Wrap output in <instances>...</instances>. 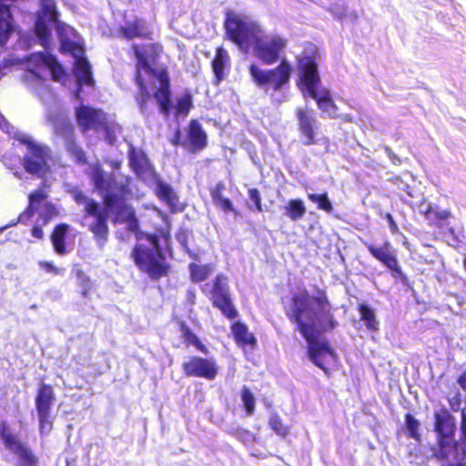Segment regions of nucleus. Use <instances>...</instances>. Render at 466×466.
Wrapping results in <instances>:
<instances>
[{"label": "nucleus", "mask_w": 466, "mask_h": 466, "mask_svg": "<svg viewBox=\"0 0 466 466\" xmlns=\"http://www.w3.org/2000/svg\"><path fill=\"white\" fill-rule=\"evenodd\" d=\"M460 439L455 441L456 421L454 416L446 408L434 412L433 431L436 433V449L433 456L439 461H447L451 457L455 461L466 459V412L461 411Z\"/></svg>", "instance_id": "7ed1b4c3"}, {"label": "nucleus", "mask_w": 466, "mask_h": 466, "mask_svg": "<svg viewBox=\"0 0 466 466\" xmlns=\"http://www.w3.org/2000/svg\"><path fill=\"white\" fill-rule=\"evenodd\" d=\"M54 401L55 393L53 388L49 385L42 384L35 398L37 414L51 413Z\"/></svg>", "instance_id": "c85d7f7f"}, {"label": "nucleus", "mask_w": 466, "mask_h": 466, "mask_svg": "<svg viewBox=\"0 0 466 466\" xmlns=\"http://www.w3.org/2000/svg\"><path fill=\"white\" fill-rule=\"evenodd\" d=\"M193 107L192 96L187 92L179 96L175 105L177 116H186Z\"/></svg>", "instance_id": "4c0bfd02"}, {"label": "nucleus", "mask_w": 466, "mask_h": 466, "mask_svg": "<svg viewBox=\"0 0 466 466\" xmlns=\"http://www.w3.org/2000/svg\"><path fill=\"white\" fill-rule=\"evenodd\" d=\"M296 116L298 119V130L300 137L304 139L303 145H316L318 143L316 138L318 120L315 114L310 110L297 108Z\"/></svg>", "instance_id": "6ab92c4d"}, {"label": "nucleus", "mask_w": 466, "mask_h": 466, "mask_svg": "<svg viewBox=\"0 0 466 466\" xmlns=\"http://www.w3.org/2000/svg\"><path fill=\"white\" fill-rule=\"evenodd\" d=\"M32 235L34 238H42L43 236H44V232L42 230L41 228L39 227H35L33 229H32Z\"/></svg>", "instance_id": "4d7b16f0"}, {"label": "nucleus", "mask_w": 466, "mask_h": 466, "mask_svg": "<svg viewBox=\"0 0 466 466\" xmlns=\"http://www.w3.org/2000/svg\"><path fill=\"white\" fill-rule=\"evenodd\" d=\"M385 218L387 219L388 223H389V227H390V229L392 233H396L399 231V227L397 225V223L395 222L392 215L390 213H387L385 215Z\"/></svg>", "instance_id": "603ef678"}, {"label": "nucleus", "mask_w": 466, "mask_h": 466, "mask_svg": "<svg viewBox=\"0 0 466 466\" xmlns=\"http://www.w3.org/2000/svg\"><path fill=\"white\" fill-rule=\"evenodd\" d=\"M457 382L459 383L460 387L466 391V370L463 371L457 379Z\"/></svg>", "instance_id": "5fc2aeb1"}, {"label": "nucleus", "mask_w": 466, "mask_h": 466, "mask_svg": "<svg viewBox=\"0 0 466 466\" xmlns=\"http://www.w3.org/2000/svg\"><path fill=\"white\" fill-rule=\"evenodd\" d=\"M299 79L297 86L304 94L318 88L320 83V76L316 56L313 55H302L296 57Z\"/></svg>", "instance_id": "dca6fc26"}, {"label": "nucleus", "mask_w": 466, "mask_h": 466, "mask_svg": "<svg viewBox=\"0 0 466 466\" xmlns=\"http://www.w3.org/2000/svg\"><path fill=\"white\" fill-rule=\"evenodd\" d=\"M91 178L95 187L103 197L107 210L116 214V221L127 222V229L135 233L137 238L139 239L138 223L135 218L134 211L124 202L128 179L121 177L119 181H116L112 176L105 175L98 166L92 168Z\"/></svg>", "instance_id": "20e7f679"}, {"label": "nucleus", "mask_w": 466, "mask_h": 466, "mask_svg": "<svg viewBox=\"0 0 466 466\" xmlns=\"http://www.w3.org/2000/svg\"><path fill=\"white\" fill-rule=\"evenodd\" d=\"M229 63V56L222 46L216 48L215 56L211 61V67L215 76L214 84L218 85L225 78V68Z\"/></svg>", "instance_id": "bb28decb"}, {"label": "nucleus", "mask_w": 466, "mask_h": 466, "mask_svg": "<svg viewBox=\"0 0 466 466\" xmlns=\"http://www.w3.org/2000/svg\"><path fill=\"white\" fill-rule=\"evenodd\" d=\"M327 292L322 289H318L314 296L307 289L295 293L290 298L289 306L285 309L286 316L309 344L310 360L327 375L329 374L328 364L335 362L337 356L329 342H319L316 335L331 331L339 326Z\"/></svg>", "instance_id": "f257e3e1"}, {"label": "nucleus", "mask_w": 466, "mask_h": 466, "mask_svg": "<svg viewBox=\"0 0 466 466\" xmlns=\"http://www.w3.org/2000/svg\"><path fill=\"white\" fill-rule=\"evenodd\" d=\"M39 266L42 268H44L46 271L56 274V275H59L62 273L59 268H57L56 266H54L50 262L41 261V262H39Z\"/></svg>", "instance_id": "8fccbe9b"}, {"label": "nucleus", "mask_w": 466, "mask_h": 466, "mask_svg": "<svg viewBox=\"0 0 466 466\" xmlns=\"http://www.w3.org/2000/svg\"><path fill=\"white\" fill-rule=\"evenodd\" d=\"M230 434L237 439H243L245 437L249 436L250 432L248 430L238 427V428L232 430L230 431Z\"/></svg>", "instance_id": "3c124183"}, {"label": "nucleus", "mask_w": 466, "mask_h": 466, "mask_svg": "<svg viewBox=\"0 0 466 466\" xmlns=\"http://www.w3.org/2000/svg\"><path fill=\"white\" fill-rule=\"evenodd\" d=\"M463 266H464V268H465V271H466V256L463 258Z\"/></svg>", "instance_id": "680f3d73"}, {"label": "nucleus", "mask_w": 466, "mask_h": 466, "mask_svg": "<svg viewBox=\"0 0 466 466\" xmlns=\"http://www.w3.org/2000/svg\"><path fill=\"white\" fill-rule=\"evenodd\" d=\"M129 147V158H130V166L134 169V171L139 176L143 177L144 175V161L145 158L142 156L141 157L137 156L136 150L132 146Z\"/></svg>", "instance_id": "c03bdc74"}, {"label": "nucleus", "mask_w": 466, "mask_h": 466, "mask_svg": "<svg viewBox=\"0 0 466 466\" xmlns=\"http://www.w3.org/2000/svg\"><path fill=\"white\" fill-rule=\"evenodd\" d=\"M181 339L187 347L194 346L200 352L207 354L208 348L200 341L198 336L191 330L188 325L181 320L178 322Z\"/></svg>", "instance_id": "c756f323"}, {"label": "nucleus", "mask_w": 466, "mask_h": 466, "mask_svg": "<svg viewBox=\"0 0 466 466\" xmlns=\"http://www.w3.org/2000/svg\"><path fill=\"white\" fill-rule=\"evenodd\" d=\"M224 27L227 38L240 48H247L253 44L258 33H263L257 23L231 10L226 13Z\"/></svg>", "instance_id": "1a4fd4ad"}, {"label": "nucleus", "mask_w": 466, "mask_h": 466, "mask_svg": "<svg viewBox=\"0 0 466 466\" xmlns=\"http://www.w3.org/2000/svg\"><path fill=\"white\" fill-rule=\"evenodd\" d=\"M164 222L165 226L157 229L153 234L147 233V242L151 246L147 249V275L154 280L168 276L170 265L163 253L160 242L167 244L170 239L171 220L168 215L159 208H152Z\"/></svg>", "instance_id": "0eeeda50"}, {"label": "nucleus", "mask_w": 466, "mask_h": 466, "mask_svg": "<svg viewBox=\"0 0 466 466\" xmlns=\"http://www.w3.org/2000/svg\"><path fill=\"white\" fill-rule=\"evenodd\" d=\"M121 32L127 39H133L141 35V30L138 28L137 22L122 26Z\"/></svg>", "instance_id": "09e8293b"}, {"label": "nucleus", "mask_w": 466, "mask_h": 466, "mask_svg": "<svg viewBox=\"0 0 466 466\" xmlns=\"http://www.w3.org/2000/svg\"><path fill=\"white\" fill-rule=\"evenodd\" d=\"M76 114L78 125L82 127L83 131L87 129L99 130L106 119L104 112L86 106L78 107Z\"/></svg>", "instance_id": "412c9836"}, {"label": "nucleus", "mask_w": 466, "mask_h": 466, "mask_svg": "<svg viewBox=\"0 0 466 466\" xmlns=\"http://www.w3.org/2000/svg\"><path fill=\"white\" fill-rule=\"evenodd\" d=\"M66 191L79 206H83L86 213L96 218V222L90 226V230L95 235L98 247L102 248L106 241L108 233L106 225L107 212L100 211L98 204L86 197L79 188L71 186H66Z\"/></svg>", "instance_id": "9b49d317"}, {"label": "nucleus", "mask_w": 466, "mask_h": 466, "mask_svg": "<svg viewBox=\"0 0 466 466\" xmlns=\"http://www.w3.org/2000/svg\"><path fill=\"white\" fill-rule=\"evenodd\" d=\"M0 435L5 445L23 460L25 466H35V460L32 452L12 435L5 426H3Z\"/></svg>", "instance_id": "4be33fe9"}, {"label": "nucleus", "mask_w": 466, "mask_h": 466, "mask_svg": "<svg viewBox=\"0 0 466 466\" xmlns=\"http://www.w3.org/2000/svg\"><path fill=\"white\" fill-rule=\"evenodd\" d=\"M308 95L313 98L319 108L325 113H328L330 117H335L338 107L334 103L330 91L328 88H321L319 91L314 89L308 93Z\"/></svg>", "instance_id": "393cba45"}, {"label": "nucleus", "mask_w": 466, "mask_h": 466, "mask_svg": "<svg viewBox=\"0 0 466 466\" xmlns=\"http://www.w3.org/2000/svg\"><path fill=\"white\" fill-rule=\"evenodd\" d=\"M171 143L174 146H178L181 144V132L179 129L176 130V132L171 139Z\"/></svg>", "instance_id": "6e6d98bb"}, {"label": "nucleus", "mask_w": 466, "mask_h": 466, "mask_svg": "<svg viewBox=\"0 0 466 466\" xmlns=\"http://www.w3.org/2000/svg\"><path fill=\"white\" fill-rule=\"evenodd\" d=\"M248 197L249 203H248V208L252 212H262V196L258 188L251 187L248 189Z\"/></svg>", "instance_id": "ea45409f"}, {"label": "nucleus", "mask_w": 466, "mask_h": 466, "mask_svg": "<svg viewBox=\"0 0 466 466\" xmlns=\"http://www.w3.org/2000/svg\"><path fill=\"white\" fill-rule=\"evenodd\" d=\"M287 39L279 35H263L258 33L253 42V51L256 57L264 65L277 63L287 47Z\"/></svg>", "instance_id": "4468645a"}, {"label": "nucleus", "mask_w": 466, "mask_h": 466, "mask_svg": "<svg viewBox=\"0 0 466 466\" xmlns=\"http://www.w3.org/2000/svg\"><path fill=\"white\" fill-rule=\"evenodd\" d=\"M54 0H40V10L35 23V31L41 45L48 48L51 42L50 24L56 25V30L60 41V50L63 53H69L75 58V76L78 86H92L91 66L87 60L83 57L84 48L80 35L76 30L66 24L58 21Z\"/></svg>", "instance_id": "f03ea898"}, {"label": "nucleus", "mask_w": 466, "mask_h": 466, "mask_svg": "<svg viewBox=\"0 0 466 466\" xmlns=\"http://www.w3.org/2000/svg\"><path fill=\"white\" fill-rule=\"evenodd\" d=\"M23 217H24V215H21V216L19 217L18 220H19V221H22V220H23Z\"/></svg>", "instance_id": "e2e57ef3"}, {"label": "nucleus", "mask_w": 466, "mask_h": 466, "mask_svg": "<svg viewBox=\"0 0 466 466\" xmlns=\"http://www.w3.org/2000/svg\"><path fill=\"white\" fill-rule=\"evenodd\" d=\"M284 214L292 221H298L306 214V208L299 198L289 199L284 207Z\"/></svg>", "instance_id": "473e14b6"}, {"label": "nucleus", "mask_w": 466, "mask_h": 466, "mask_svg": "<svg viewBox=\"0 0 466 466\" xmlns=\"http://www.w3.org/2000/svg\"><path fill=\"white\" fill-rule=\"evenodd\" d=\"M231 334L236 345L242 350H253L258 345L257 338L253 332L248 330V326L238 320L232 322L230 326Z\"/></svg>", "instance_id": "5701e85b"}, {"label": "nucleus", "mask_w": 466, "mask_h": 466, "mask_svg": "<svg viewBox=\"0 0 466 466\" xmlns=\"http://www.w3.org/2000/svg\"><path fill=\"white\" fill-rule=\"evenodd\" d=\"M225 188L226 187L223 181H218L214 186L210 187L209 193L212 200L223 212H234L235 215H238V212L234 208L232 200L222 196Z\"/></svg>", "instance_id": "cd10ccee"}, {"label": "nucleus", "mask_w": 466, "mask_h": 466, "mask_svg": "<svg viewBox=\"0 0 466 466\" xmlns=\"http://www.w3.org/2000/svg\"><path fill=\"white\" fill-rule=\"evenodd\" d=\"M248 72L255 86L265 91L278 92L289 86L293 66L286 57H283L278 66L270 69H263L256 64H251Z\"/></svg>", "instance_id": "6e6552de"}, {"label": "nucleus", "mask_w": 466, "mask_h": 466, "mask_svg": "<svg viewBox=\"0 0 466 466\" xmlns=\"http://www.w3.org/2000/svg\"><path fill=\"white\" fill-rule=\"evenodd\" d=\"M187 138L193 152H198L204 149L208 144L207 134L203 130L200 123L196 119H192L189 122Z\"/></svg>", "instance_id": "a878e982"}, {"label": "nucleus", "mask_w": 466, "mask_h": 466, "mask_svg": "<svg viewBox=\"0 0 466 466\" xmlns=\"http://www.w3.org/2000/svg\"><path fill=\"white\" fill-rule=\"evenodd\" d=\"M47 121L52 125L54 133L65 140L67 151L78 163L86 162V155L74 141L73 127L69 119L62 113L47 114Z\"/></svg>", "instance_id": "2eb2a0df"}, {"label": "nucleus", "mask_w": 466, "mask_h": 466, "mask_svg": "<svg viewBox=\"0 0 466 466\" xmlns=\"http://www.w3.org/2000/svg\"><path fill=\"white\" fill-rule=\"evenodd\" d=\"M147 173L149 175V187L158 200L162 202L172 214L183 212L187 208V204L180 200V197L176 189L157 173L153 166L148 162Z\"/></svg>", "instance_id": "ddd939ff"}, {"label": "nucleus", "mask_w": 466, "mask_h": 466, "mask_svg": "<svg viewBox=\"0 0 466 466\" xmlns=\"http://www.w3.org/2000/svg\"><path fill=\"white\" fill-rule=\"evenodd\" d=\"M385 150L390 157H392L394 156L393 152L391 151V149L389 147H386Z\"/></svg>", "instance_id": "052dcab7"}, {"label": "nucleus", "mask_w": 466, "mask_h": 466, "mask_svg": "<svg viewBox=\"0 0 466 466\" xmlns=\"http://www.w3.org/2000/svg\"><path fill=\"white\" fill-rule=\"evenodd\" d=\"M190 280L194 283H199L207 280L211 272L212 268L208 264L190 263L188 265Z\"/></svg>", "instance_id": "2f4dec72"}, {"label": "nucleus", "mask_w": 466, "mask_h": 466, "mask_svg": "<svg viewBox=\"0 0 466 466\" xmlns=\"http://www.w3.org/2000/svg\"><path fill=\"white\" fill-rule=\"evenodd\" d=\"M364 245L370 254L390 271L393 278L404 284L408 282V278L402 271L397 254L390 242L386 241L380 247L368 242H364Z\"/></svg>", "instance_id": "f3484780"}, {"label": "nucleus", "mask_w": 466, "mask_h": 466, "mask_svg": "<svg viewBox=\"0 0 466 466\" xmlns=\"http://www.w3.org/2000/svg\"><path fill=\"white\" fill-rule=\"evenodd\" d=\"M16 223H17V221H13V222H12V223H10L9 225H6V226H5V227L0 228V234H1L4 230H5L7 228H9V227H11V226H15V225H16Z\"/></svg>", "instance_id": "bf43d9fd"}, {"label": "nucleus", "mask_w": 466, "mask_h": 466, "mask_svg": "<svg viewBox=\"0 0 466 466\" xmlns=\"http://www.w3.org/2000/svg\"><path fill=\"white\" fill-rule=\"evenodd\" d=\"M49 74L55 81H63L64 70L56 58L43 53H34L27 58L25 79L45 104L56 102V96L46 85L44 76Z\"/></svg>", "instance_id": "423d86ee"}, {"label": "nucleus", "mask_w": 466, "mask_h": 466, "mask_svg": "<svg viewBox=\"0 0 466 466\" xmlns=\"http://www.w3.org/2000/svg\"><path fill=\"white\" fill-rule=\"evenodd\" d=\"M47 193L43 188L37 189L29 195V208L26 211L28 217L32 216L35 206L45 199Z\"/></svg>", "instance_id": "49530a36"}, {"label": "nucleus", "mask_w": 466, "mask_h": 466, "mask_svg": "<svg viewBox=\"0 0 466 466\" xmlns=\"http://www.w3.org/2000/svg\"><path fill=\"white\" fill-rule=\"evenodd\" d=\"M358 311L360 315V319L366 324V327L370 331L379 330V321L376 319L374 310L365 303H360L358 306Z\"/></svg>", "instance_id": "f704fd0d"}, {"label": "nucleus", "mask_w": 466, "mask_h": 466, "mask_svg": "<svg viewBox=\"0 0 466 466\" xmlns=\"http://www.w3.org/2000/svg\"><path fill=\"white\" fill-rule=\"evenodd\" d=\"M186 377L202 378L213 380L218 372L217 362L213 359L192 356L181 365Z\"/></svg>", "instance_id": "a211bd4d"}, {"label": "nucleus", "mask_w": 466, "mask_h": 466, "mask_svg": "<svg viewBox=\"0 0 466 466\" xmlns=\"http://www.w3.org/2000/svg\"><path fill=\"white\" fill-rule=\"evenodd\" d=\"M39 422V431L42 435L48 434L53 427L51 413L37 414Z\"/></svg>", "instance_id": "de8ad7c7"}, {"label": "nucleus", "mask_w": 466, "mask_h": 466, "mask_svg": "<svg viewBox=\"0 0 466 466\" xmlns=\"http://www.w3.org/2000/svg\"><path fill=\"white\" fill-rule=\"evenodd\" d=\"M308 198L317 205V208L327 213H330L333 210L332 204L329 199L327 193L322 194H309Z\"/></svg>", "instance_id": "a19ab883"}, {"label": "nucleus", "mask_w": 466, "mask_h": 466, "mask_svg": "<svg viewBox=\"0 0 466 466\" xmlns=\"http://www.w3.org/2000/svg\"><path fill=\"white\" fill-rule=\"evenodd\" d=\"M169 57L164 53L158 43L147 45V74L152 88L153 97L157 100L162 114L168 116L172 108L171 83L167 61Z\"/></svg>", "instance_id": "39448f33"}, {"label": "nucleus", "mask_w": 466, "mask_h": 466, "mask_svg": "<svg viewBox=\"0 0 466 466\" xmlns=\"http://www.w3.org/2000/svg\"><path fill=\"white\" fill-rule=\"evenodd\" d=\"M197 301V295L194 289H188L186 294V302L188 306H194Z\"/></svg>", "instance_id": "864d4df0"}, {"label": "nucleus", "mask_w": 466, "mask_h": 466, "mask_svg": "<svg viewBox=\"0 0 466 466\" xmlns=\"http://www.w3.org/2000/svg\"><path fill=\"white\" fill-rule=\"evenodd\" d=\"M268 426L282 439H286L290 434V426L284 423L283 420L277 412H273L269 415Z\"/></svg>", "instance_id": "c9c22d12"}, {"label": "nucleus", "mask_w": 466, "mask_h": 466, "mask_svg": "<svg viewBox=\"0 0 466 466\" xmlns=\"http://www.w3.org/2000/svg\"><path fill=\"white\" fill-rule=\"evenodd\" d=\"M132 258L141 271L146 270V248L142 244H137L132 252Z\"/></svg>", "instance_id": "a18cd8bd"}, {"label": "nucleus", "mask_w": 466, "mask_h": 466, "mask_svg": "<svg viewBox=\"0 0 466 466\" xmlns=\"http://www.w3.org/2000/svg\"><path fill=\"white\" fill-rule=\"evenodd\" d=\"M103 129L105 137L108 144L114 145L116 141L117 135L121 133V127L116 124H109L106 119L105 124L100 127Z\"/></svg>", "instance_id": "37998d69"}, {"label": "nucleus", "mask_w": 466, "mask_h": 466, "mask_svg": "<svg viewBox=\"0 0 466 466\" xmlns=\"http://www.w3.org/2000/svg\"><path fill=\"white\" fill-rule=\"evenodd\" d=\"M419 212L428 221L431 227L443 228L448 225V220L452 218L450 210H441L426 199H422L419 204Z\"/></svg>", "instance_id": "aec40b11"}, {"label": "nucleus", "mask_w": 466, "mask_h": 466, "mask_svg": "<svg viewBox=\"0 0 466 466\" xmlns=\"http://www.w3.org/2000/svg\"><path fill=\"white\" fill-rule=\"evenodd\" d=\"M68 227L66 224H61L56 227L52 234V244L55 251L59 255H65L67 250L65 245V238L67 233Z\"/></svg>", "instance_id": "72a5a7b5"}, {"label": "nucleus", "mask_w": 466, "mask_h": 466, "mask_svg": "<svg viewBox=\"0 0 466 466\" xmlns=\"http://www.w3.org/2000/svg\"><path fill=\"white\" fill-rule=\"evenodd\" d=\"M404 419L408 436L420 442L421 441V434L419 431L420 426V421L410 412L405 414Z\"/></svg>", "instance_id": "e433bc0d"}, {"label": "nucleus", "mask_w": 466, "mask_h": 466, "mask_svg": "<svg viewBox=\"0 0 466 466\" xmlns=\"http://www.w3.org/2000/svg\"><path fill=\"white\" fill-rule=\"evenodd\" d=\"M134 53L137 58L135 82L139 88V95L137 96V104L141 110L143 109L146 101L145 88H144V74L146 73V51L143 47L137 45L133 46Z\"/></svg>", "instance_id": "b1692460"}, {"label": "nucleus", "mask_w": 466, "mask_h": 466, "mask_svg": "<svg viewBox=\"0 0 466 466\" xmlns=\"http://www.w3.org/2000/svg\"><path fill=\"white\" fill-rule=\"evenodd\" d=\"M89 289H90V285L88 284V280H86V283H85L84 286H83L82 293H83L84 296L86 295V293L89 290Z\"/></svg>", "instance_id": "13d9d810"}, {"label": "nucleus", "mask_w": 466, "mask_h": 466, "mask_svg": "<svg viewBox=\"0 0 466 466\" xmlns=\"http://www.w3.org/2000/svg\"><path fill=\"white\" fill-rule=\"evenodd\" d=\"M241 400L248 416H251L255 412L256 400L250 389L243 386L240 390Z\"/></svg>", "instance_id": "58836bf2"}, {"label": "nucleus", "mask_w": 466, "mask_h": 466, "mask_svg": "<svg viewBox=\"0 0 466 466\" xmlns=\"http://www.w3.org/2000/svg\"><path fill=\"white\" fill-rule=\"evenodd\" d=\"M12 16L9 8L3 4H0V45L4 46L13 30Z\"/></svg>", "instance_id": "7c9ffc66"}, {"label": "nucleus", "mask_w": 466, "mask_h": 466, "mask_svg": "<svg viewBox=\"0 0 466 466\" xmlns=\"http://www.w3.org/2000/svg\"><path fill=\"white\" fill-rule=\"evenodd\" d=\"M176 238L183 248L184 251L194 260H198V254L192 251L188 247V231L185 228H180L177 234Z\"/></svg>", "instance_id": "79ce46f5"}, {"label": "nucleus", "mask_w": 466, "mask_h": 466, "mask_svg": "<svg viewBox=\"0 0 466 466\" xmlns=\"http://www.w3.org/2000/svg\"><path fill=\"white\" fill-rule=\"evenodd\" d=\"M208 298L212 306L226 319H236L238 317V310L235 306L228 285V278L225 274L219 273L213 279Z\"/></svg>", "instance_id": "f8f14e48"}, {"label": "nucleus", "mask_w": 466, "mask_h": 466, "mask_svg": "<svg viewBox=\"0 0 466 466\" xmlns=\"http://www.w3.org/2000/svg\"><path fill=\"white\" fill-rule=\"evenodd\" d=\"M18 140L25 145L27 149L23 160L25 170L37 177H43L49 170L52 162L49 147L36 143L25 134L19 135Z\"/></svg>", "instance_id": "9d476101"}]
</instances>
